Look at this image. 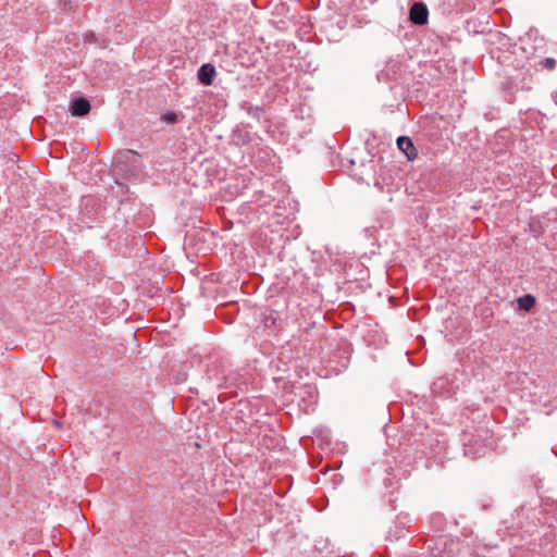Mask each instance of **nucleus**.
<instances>
[{
	"label": "nucleus",
	"mask_w": 557,
	"mask_h": 557,
	"mask_svg": "<svg viewBox=\"0 0 557 557\" xmlns=\"http://www.w3.org/2000/svg\"><path fill=\"white\" fill-rule=\"evenodd\" d=\"M16 160H17V154L16 153H10L8 156V163L14 164L16 162Z\"/></svg>",
	"instance_id": "6"
},
{
	"label": "nucleus",
	"mask_w": 557,
	"mask_h": 557,
	"mask_svg": "<svg viewBox=\"0 0 557 557\" xmlns=\"http://www.w3.org/2000/svg\"><path fill=\"white\" fill-rule=\"evenodd\" d=\"M547 61H548V64L554 63V60H549V59H548Z\"/></svg>",
	"instance_id": "8"
},
{
	"label": "nucleus",
	"mask_w": 557,
	"mask_h": 557,
	"mask_svg": "<svg viewBox=\"0 0 557 557\" xmlns=\"http://www.w3.org/2000/svg\"><path fill=\"white\" fill-rule=\"evenodd\" d=\"M71 113L76 116H83L90 110V103L85 98H78L71 104Z\"/></svg>",
	"instance_id": "4"
},
{
	"label": "nucleus",
	"mask_w": 557,
	"mask_h": 557,
	"mask_svg": "<svg viewBox=\"0 0 557 557\" xmlns=\"http://www.w3.org/2000/svg\"><path fill=\"white\" fill-rule=\"evenodd\" d=\"M215 69L211 64H203L198 71V79L205 86H210L213 83Z\"/></svg>",
	"instance_id": "3"
},
{
	"label": "nucleus",
	"mask_w": 557,
	"mask_h": 557,
	"mask_svg": "<svg viewBox=\"0 0 557 557\" xmlns=\"http://www.w3.org/2000/svg\"><path fill=\"white\" fill-rule=\"evenodd\" d=\"M164 119H165L166 122L173 123L176 120V115L174 113H169V114L165 115Z\"/></svg>",
	"instance_id": "7"
},
{
	"label": "nucleus",
	"mask_w": 557,
	"mask_h": 557,
	"mask_svg": "<svg viewBox=\"0 0 557 557\" xmlns=\"http://www.w3.org/2000/svg\"><path fill=\"white\" fill-rule=\"evenodd\" d=\"M397 146L401 152L406 154L408 160H413L417 157V149L414 148L409 137L400 136L397 139Z\"/></svg>",
	"instance_id": "2"
},
{
	"label": "nucleus",
	"mask_w": 557,
	"mask_h": 557,
	"mask_svg": "<svg viewBox=\"0 0 557 557\" xmlns=\"http://www.w3.org/2000/svg\"><path fill=\"white\" fill-rule=\"evenodd\" d=\"M428 9L423 3H414L410 9V20L417 25H423L428 21Z\"/></svg>",
	"instance_id": "1"
},
{
	"label": "nucleus",
	"mask_w": 557,
	"mask_h": 557,
	"mask_svg": "<svg viewBox=\"0 0 557 557\" xmlns=\"http://www.w3.org/2000/svg\"><path fill=\"white\" fill-rule=\"evenodd\" d=\"M518 305L520 309L529 311L535 305V298L528 294L518 299Z\"/></svg>",
	"instance_id": "5"
},
{
	"label": "nucleus",
	"mask_w": 557,
	"mask_h": 557,
	"mask_svg": "<svg viewBox=\"0 0 557 557\" xmlns=\"http://www.w3.org/2000/svg\"><path fill=\"white\" fill-rule=\"evenodd\" d=\"M547 61H548V64L554 63V60H549V59H548Z\"/></svg>",
	"instance_id": "9"
}]
</instances>
